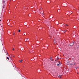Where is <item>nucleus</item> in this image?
<instances>
[{"instance_id": "f257e3e1", "label": "nucleus", "mask_w": 79, "mask_h": 79, "mask_svg": "<svg viewBox=\"0 0 79 79\" xmlns=\"http://www.w3.org/2000/svg\"><path fill=\"white\" fill-rule=\"evenodd\" d=\"M25 42H28L27 39H25Z\"/></svg>"}, {"instance_id": "f03ea898", "label": "nucleus", "mask_w": 79, "mask_h": 79, "mask_svg": "<svg viewBox=\"0 0 79 79\" xmlns=\"http://www.w3.org/2000/svg\"><path fill=\"white\" fill-rule=\"evenodd\" d=\"M77 48H79V45H78L77 46Z\"/></svg>"}, {"instance_id": "7ed1b4c3", "label": "nucleus", "mask_w": 79, "mask_h": 79, "mask_svg": "<svg viewBox=\"0 0 79 79\" xmlns=\"http://www.w3.org/2000/svg\"><path fill=\"white\" fill-rule=\"evenodd\" d=\"M61 76H60V75H59L58 77H59V78H61Z\"/></svg>"}, {"instance_id": "20e7f679", "label": "nucleus", "mask_w": 79, "mask_h": 79, "mask_svg": "<svg viewBox=\"0 0 79 79\" xmlns=\"http://www.w3.org/2000/svg\"><path fill=\"white\" fill-rule=\"evenodd\" d=\"M41 14L42 15V16H44V12H43L42 13H41Z\"/></svg>"}, {"instance_id": "39448f33", "label": "nucleus", "mask_w": 79, "mask_h": 79, "mask_svg": "<svg viewBox=\"0 0 79 79\" xmlns=\"http://www.w3.org/2000/svg\"><path fill=\"white\" fill-rule=\"evenodd\" d=\"M19 61L20 62V63H22V61H23V60H19Z\"/></svg>"}, {"instance_id": "423d86ee", "label": "nucleus", "mask_w": 79, "mask_h": 79, "mask_svg": "<svg viewBox=\"0 0 79 79\" xmlns=\"http://www.w3.org/2000/svg\"><path fill=\"white\" fill-rule=\"evenodd\" d=\"M50 60L51 61H53V60L52 59V57H51Z\"/></svg>"}, {"instance_id": "0eeeda50", "label": "nucleus", "mask_w": 79, "mask_h": 79, "mask_svg": "<svg viewBox=\"0 0 79 79\" xmlns=\"http://www.w3.org/2000/svg\"><path fill=\"white\" fill-rule=\"evenodd\" d=\"M60 63H59V64H57V65L58 66H59V65H60Z\"/></svg>"}, {"instance_id": "6e6552de", "label": "nucleus", "mask_w": 79, "mask_h": 79, "mask_svg": "<svg viewBox=\"0 0 79 79\" xmlns=\"http://www.w3.org/2000/svg\"><path fill=\"white\" fill-rule=\"evenodd\" d=\"M66 32V30H65L64 31V32L65 33V32Z\"/></svg>"}, {"instance_id": "1a4fd4ad", "label": "nucleus", "mask_w": 79, "mask_h": 79, "mask_svg": "<svg viewBox=\"0 0 79 79\" xmlns=\"http://www.w3.org/2000/svg\"><path fill=\"white\" fill-rule=\"evenodd\" d=\"M1 28L2 29V30H3V27H1Z\"/></svg>"}, {"instance_id": "9d476101", "label": "nucleus", "mask_w": 79, "mask_h": 79, "mask_svg": "<svg viewBox=\"0 0 79 79\" xmlns=\"http://www.w3.org/2000/svg\"><path fill=\"white\" fill-rule=\"evenodd\" d=\"M69 65H73V64H69Z\"/></svg>"}, {"instance_id": "9b49d317", "label": "nucleus", "mask_w": 79, "mask_h": 79, "mask_svg": "<svg viewBox=\"0 0 79 79\" xmlns=\"http://www.w3.org/2000/svg\"><path fill=\"white\" fill-rule=\"evenodd\" d=\"M7 58L8 60H10V59L9 58V57H7Z\"/></svg>"}, {"instance_id": "f8f14e48", "label": "nucleus", "mask_w": 79, "mask_h": 79, "mask_svg": "<svg viewBox=\"0 0 79 79\" xmlns=\"http://www.w3.org/2000/svg\"><path fill=\"white\" fill-rule=\"evenodd\" d=\"M18 31V32H20L21 31V30H19V31Z\"/></svg>"}, {"instance_id": "ddd939ff", "label": "nucleus", "mask_w": 79, "mask_h": 79, "mask_svg": "<svg viewBox=\"0 0 79 79\" xmlns=\"http://www.w3.org/2000/svg\"><path fill=\"white\" fill-rule=\"evenodd\" d=\"M54 44H56V42H54Z\"/></svg>"}, {"instance_id": "4468645a", "label": "nucleus", "mask_w": 79, "mask_h": 79, "mask_svg": "<svg viewBox=\"0 0 79 79\" xmlns=\"http://www.w3.org/2000/svg\"><path fill=\"white\" fill-rule=\"evenodd\" d=\"M27 41H28H28H29V39H27Z\"/></svg>"}, {"instance_id": "2eb2a0df", "label": "nucleus", "mask_w": 79, "mask_h": 79, "mask_svg": "<svg viewBox=\"0 0 79 79\" xmlns=\"http://www.w3.org/2000/svg\"><path fill=\"white\" fill-rule=\"evenodd\" d=\"M13 50H15V48H13Z\"/></svg>"}, {"instance_id": "dca6fc26", "label": "nucleus", "mask_w": 79, "mask_h": 79, "mask_svg": "<svg viewBox=\"0 0 79 79\" xmlns=\"http://www.w3.org/2000/svg\"><path fill=\"white\" fill-rule=\"evenodd\" d=\"M13 35H15V32H14Z\"/></svg>"}, {"instance_id": "f3484780", "label": "nucleus", "mask_w": 79, "mask_h": 79, "mask_svg": "<svg viewBox=\"0 0 79 79\" xmlns=\"http://www.w3.org/2000/svg\"><path fill=\"white\" fill-rule=\"evenodd\" d=\"M66 26H68V25H67V24H65Z\"/></svg>"}, {"instance_id": "a211bd4d", "label": "nucleus", "mask_w": 79, "mask_h": 79, "mask_svg": "<svg viewBox=\"0 0 79 79\" xmlns=\"http://www.w3.org/2000/svg\"><path fill=\"white\" fill-rule=\"evenodd\" d=\"M3 2H4V3H5V1H4Z\"/></svg>"}, {"instance_id": "6ab92c4d", "label": "nucleus", "mask_w": 79, "mask_h": 79, "mask_svg": "<svg viewBox=\"0 0 79 79\" xmlns=\"http://www.w3.org/2000/svg\"><path fill=\"white\" fill-rule=\"evenodd\" d=\"M77 68H79H79H76V69H77Z\"/></svg>"}, {"instance_id": "aec40b11", "label": "nucleus", "mask_w": 79, "mask_h": 79, "mask_svg": "<svg viewBox=\"0 0 79 79\" xmlns=\"http://www.w3.org/2000/svg\"><path fill=\"white\" fill-rule=\"evenodd\" d=\"M2 7L3 8H4V6H3Z\"/></svg>"}, {"instance_id": "412c9836", "label": "nucleus", "mask_w": 79, "mask_h": 79, "mask_svg": "<svg viewBox=\"0 0 79 79\" xmlns=\"http://www.w3.org/2000/svg\"><path fill=\"white\" fill-rule=\"evenodd\" d=\"M7 55H8V54L7 53Z\"/></svg>"}, {"instance_id": "4be33fe9", "label": "nucleus", "mask_w": 79, "mask_h": 79, "mask_svg": "<svg viewBox=\"0 0 79 79\" xmlns=\"http://www.w3.org/2000/svg\"><path fill=\"white\" fill-rule=\"evenodd\" d=\"M15 68H16V66H15Z\"/></svg>"}, {"instance_id": "5701e85b", "label": "nucleus", "mask_w": 79, "mask_h": 79, "mask_svg": "<svg viewBox=\"0 0 79 79\" xmlns=\"http://www.w3.org/2000/svg\"><path fill=\"white\" fill-rule=\"evenodd\" d=\"M30 53H31V51H30Z\"/></svg>"}, {"instance_id": "b1692460", "label": "nucleus", "mask_w": 79, "mask_h": 79, "mask_svg": "<svg viewBox=\"0 0 79 79\" xmlns=\"http://www.w3.org/2000/svg\"><path fill=\"white\" fill-rule=\"evenodd\" d=\"M14 56H13V57H14Z\"/></svg>"}, {"instance_id": "393cba45", "label": "nucleus", "mask_w": 79, "mask_h": 79, "mask_svg": "<svg viewBox=\"0 0 79 79\" xmlns=\"http://www.w3.org/2000/svg\"><path fill=\"white\" fill-rule=\"evenodd\" d=\"M0 21H1V20H0Z\"/></svg>"}, {"instance_id": "a878e982", "label": "nucleus", "mask_w": 79, "mask_h": 79, "mask_svg": "<svg viewBox=\"0 0 79 79\" xmlns=\"http://www.w3.org/2000/svg\"><path fill=\"white\" fill-rule=\"evenodd\" d=\"M77 74H79V73H77Z\"/></svg>"}, {"instance_id": "bb28decb", "label": "nucleus", "mask_w": 79, "mask_h": 79, "mask_svg": "<svg viewBox=\"0 0 79 79\" xmlns=\"http://www.w3.org/2000/svg\"><path fill=\"white\" fill-rule=\"evenodd\" d=\"M10 58H11V57H10Z\"/></svg>"}, {"instance_id": "cd10ccee", "label": "nucleus", "mask_w": 79, "mask_h": 79, "mask_svg": "<svg viewBox=\"0 0 79 79\" xmlns=\"http://www.w3.org/2000/svg\"><path fill=\"white\" fill-rule=\"evenodd\" d=\"M41 9H42V8H41Z\"/></svg>"}, {"instance_id": "c85d7f7f", "label": "nucleus", "mask_w": 79, "mask_h": 79, "mask_svg": "<svg viewBox=\"0 0 79 79\" xmlns=\"http://www.w3.org/2000/svg\"><path fill=\"white\" fill-rule=\"evenodd\" d=\"M25 25V26H26V25Z\"/></svg>"}, {"instance_id": "c756f323", "label": "nucleus", "mask_w": 79, "mask_h": 79, "mask_svg": "<svg viewBox=\"0 0 79 79\" xmlns=\"http://www.w3.org/2000/svg\"><path fill=\"white\" fill-rule=\"evenodd\" d=\"M25 25V26H26V25Z\"/></svg>"}]
</instances>
